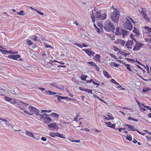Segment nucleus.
<instances>
[{
	"mask_svg": "<svg viewBox=\"0 0 151 151\" xmlns=\"http://www.w3.org/2000/svg\"><path fill=\"white\" fill-rule=\"evenodd\" d=\"M121 32V34L123 35V37L124 38V37L126 35H127L129 32L126 30H125L123 29L120 30Z\"/></svg>",
	"mask_w": 151,
	"mask_h": 151,
	"instance_id": "nucleus-10",
	"label": "nucleus"
},
{
	"mask_svg": "<svg viewBox=\"0 0 151 151\" xmlns=\"http://www.w3.org/2000/svg\"><path fill=\"white\" fill-rule=\"evenodd\" d=\"M29 109L30 111L33 112H34L35 111V110L36 109V108L33 106H30L29 107Z\"/></svg>",
	"mask_w": 151,
	"mask_h": 151,
	"instance_id": "nucleus-22",
	"label": "nucleus"
},
{
	"mask_svg": "<svg viewBox=\"0 0 151 151\" xmlns=\"http://www.w3.org/2000/svg\"><path fill=\"white\" fill-rule=\"evenodd\" d=\"M103 73L104 75L106 77L108 78L109 77V76L108 75V73L107 71L104 70L103 71Z\"/></svg>",
	"mask_w": 151,
	"mask_h": 151,
	"instance_id": "nucleus-37",
	"label": "nucleus"
},
{
	"mask_svg": "<svg viewBox=\"0 0 151 151\" xmlns=\"http://www.w3.org/2000/svg\"><path fill=\"white\" fill-rule=\"evenodd\" d=\"M124 125L127 127L129 128L130 129V130H131L132 129H134V126L129 125L128 124H124Z\"/></svg>",
	"mask_w": 151,
	"mask_h": 151,
	"instance_id": "nucleus-25",
	"label": "nucleus"
},
{
	"mask_svg": "<svg viewBox=\"0 0 151 151\" xmlns=\"http://www.w3.org/2000/svg\"><path fill=\"white\" fill-rule=\"evenodd\" d=\"M20 55H10L9 56V58H11L12 59L15 60H17L18 58H20Z\"/></svg>",
	"mask_w": 151,
	"mask_h": 151,
	"instance_id": "nucleus-9",
	"label": "nucleus"
},
{
	"mask_svg": "<svg viewBox=\"0 0 151 151\" xmlns=\"http://www.w3.org/2000/svg\"><path fill=\"white\" fill-rule=\"evenodd\" d=\"M122 55H125V57H126V56L127 55H129L130 54V53H126L125 52H122L121 53Z\"/></svg>",
	"mask_w": 151,
	"mask_h": 151,
	"instance_id": "nucleus-52",
	"label": "nucleus"
},
{
	"mask_svg": "<svg viewBox=\"0 0 151 151\" xmlns=\"http://www.w3.org/2000/svg\"><path fill=\"white\" fill-rule=\"evenodd\" d=\"M127 137H126V139L128 140H129L130 141H131L132 140V136L131 135H128L127 134Z\"/></svg>",
	"mask_w": 151,
	"mask_h": 151,
	"instance_id": "nucleus-30",
	"label": "nucleus"
},
{
	"mask_svg": "<svg viewBox=\"0 0 151 151\" xmlns=\"http://www.w3.org/2000/svg\"><path fill=\"white\" fill-rule=\"evenodd\" d=\"M94 26L97 29V30H96V31L98 32L99 33H100V29L98 28L97 27V26H96V24H94Z\"/></svg>",
	"mask_w": 151,
	"mask_h": 151,
	"instance_id": "nucleus-46",
	"label": "nucleus"
},
{
	"mask_svg": "<svg viewBox=\"0 0 151 151\" xmlns=\"http://www.w3.org/2000/svg\"><path fill=\"white\" fill-rule=\"evenodd\" d=\"M107 126L109 127H111V128H113L116 130H117V128H115V124H111V126H108L107 125Z\"/></svg>",
	"mask_w": 151,
	"mask_h": 151,
	"instance_id": "nucleus-32",
	"label": "nucleus"
},
{
	"mask_svg": "<svg viewBox=\"0 0 151 151\" xmlns=\"http://www.w3.org/2000/svg\"><path fill=\"white\" fill-rule=\"evenodd\" d=\"M58 132L57 133H54V132H50L49 133V134L50 136L51 137H55L57 136Z\"/></svg>",
	"mask_w": 151,
	"mask_h": 151,
	"instance_id": "nucleus-24",
	"label": "nucleus"
},
{
	"mask_svg": "<svg viewBox=\"0 0 151 151\" xmlns=\"http://www.w3.org/2000/svg\"><path fill=\"white\" fill-rule=\"evenodd\" d=\"M100 57V55L99 54H96V55L93 57V59L95 60H97Z\"/></svg>",
	"mask_w": 151,
	"mask_h": 151,
	"instance_id": "nucleus-35",
	"label": "nucleus"
},
{
	"mask_svg": "<svg viewBox=\"0 0 151 151\" xmlns=\"http://www.w3.org/2000/svg\"><path fill=\"white\" fill-rule=\"evenodd\" d=\"M0 120L3 121V122H5L6 124V125H7L8 124V123H9V120H7V119H6L5 118H0Z\"/></svg>",
	"mask_w": 151,
	"mask_h": 151,
	"instance_id": "nucleus-20",
	"label": "nucleus"
},
{
	"mask_svg": "<svg viewBox=\"0 0 151 151\" xmlns=\"http://www.w3.org/2000/svg\"><path fill=\"white\" fill-rule=\"evenodd\" d=\"M55 97H57L58 100L59 101H60L61 100L63 99V96H62L58 95H55Z\"/></svg>",
	"mask_w": 151,
	"mask_h": 151,
	"instance_id": "nucleus-21",
	"label": "nucleus"
},
{
	"mask_svg": "<svg viewBox=\"0 0 151 151\" xmlns=\"http://www.w3.org/2000/svg\"><path fill=\"white\" fill-rule=\"evenodd\" d=\"M24 12V11L23 10H22V11H20L19 12H18V14L20 15H23L25 14H23Z\"/></svg>",
	"mask_w": 151,
	"mask_h": 151,
	"instance_id": "nucleus-50",
	"label": "nucleus"
},
{
	"mask_svg": "<svg viewBox=\"0 0 151 151\" xmlns=\"http://www.w3.org/2000/svg\"><path fill=\"white\" fill-rule=\"evenodd\" d=\"M133 40L128 41L126 43L125 46H127V48L130 49H132V47L131 46L133 44Z\"/></svg>",
	"mask_w": 151,
	"mask_h": 151,
	"instance_id": "nucleus-6",
	"label": "nucleus"
},
{
	"mask_svg": "<svg viewBox=\"0 0 151 151\" xmlns=\"http://www.w3.org/2000/svg\"><path fill=\"white\" fill-rule=\"evenodd\" d=\"M93 11H92V16H91V18L93 22H94L95 21L96 19H95V16L94 14V13L93 12Z\"/></svg>",
	"mask_w": 151,
	"mask_h": 151,
	"instance_id": "nucleus-26",
	"label": "nucleus"
},
{
	"mask_svg": "<svg viewBox=\"0 0 151 151\" xmlns=\"http://www.w3.org/2000/svg\"><path fill=\"white\" fill-rule=\"evenodd\" d=\"M111 64H113L114 65V66L116 67H119L120 65L119 64L116 63L115 62L111 63Z\"/></svg>",
	"mask_w": 151,
	"mask_h": 151,
	"instance_id": "nucleus-43",
	"label": "nucleus"
},
{
	"mask_svg": "<svg viewBox=\"0 0 151 151\" xmlns=\"http://www.w3.org/2000/svg\"><path fill=\"white\" fill-rule=\"evenodd\" d=\"M50 85L57 88H59L57 84L56 83L54 82L53 83H51L50 84Z\"/></svg>",
	"mask_w": 151,
	"mask_h": 151,
	"instance_id": "nucleus-31",
	"label": "nucleus"
},
{
	"mask_svg": "<svg viewBox=\"0 0 151 151\" xmlns=\"http://www.w3.org/2000/svg\"><path fill=\"white\" fill-rule=\"evenodd\" d=\"M115 11H114L111 13L110 17L114 22L117 23L119 21L120 14V12H117V10L115 9Z\"/></svg>",
	"mask_w": 151,
	"mask_h": 151,
	"instance_id": "nucleus-2",
	"label": "nucleus"
},
{
	"mask_svg": "<svg viewBox=\"0 0 151 151\" xmlns=\"http://www.w3.org/2000/svg\"><path fill=\"white\" fill-rule=\"evenodd\" d=\"M49 115L46 113H43L42 114H41L40 116H41V117L40 118V119H46Z\"/></svg>",
	"mask_w": 151,
	"mask_h": 151,
	"instance_id": "nucleus-12",
	"label": "nucleus"
},
{
	"mask_svg": "<svg viewBox=\"0 0 151 151\" xmlns=\"http://www.w3.org/2000/svg\"><path fill=\"white\" fill-rule=\"evenodd\" d=\"M133 32L138 35H140L139 29H137L136 27H134V29L133 30Z\"/></svg>",
	"mask_w": 151,
	"mask_h": 151,
	"instance_id": "nucleus-16",
	"label": "nucleus"
},
{
	"mask_svg": "<svg viewBox=\"0 0 151 151\" xmlns=\"http://www.w3.org/2000/svg\"><path fill=\"white\" fill-rule=\"evenodd\" d=\"M26 134L28 136H29L31 137H32L34 138V139H36L37 140H38V139L36 138L34 136V134L32 132H29L28 131H26Z\"/></svg>",
	"mask_w": 151,
	"mask_h": 151,
	"instance_id": "nucleus-7",
	"label": "nucleus"
},
{
	"mask_svg": "<svg viewBox=\"0 0 151 151\" xmlns=\"http://www.w3.org/2000/svg\"><path fill=\"white\" fill-rule=\"evenodd\" d=\"M27 43L28 45H30L33 44L32 41L31 40H28L27 42Z\"/></svg>",
	"mask_w": 151,
	"mask_h": 151,
	"instance_id": "nucleus-41",
	"label": "nucleus"
},
{
	"mask_svg": "<svg viewBox=\"0 0 151 151\" xmlns=\"http://www.w3.org/2000/svg\"><path fill=\"white\" fill-rule=\"evenodd\" d=\"M125 66L127 67V69L130 72H131L132 71V69L130 68V65L129 64H127L125 65Z\"/></svg>",
	"mask_w": 151,
	"mask_h": 151,
	"instance_id": "nucleus-29",
	"label": "nucleus"
},
{
	"mask_svg": "<svg viewBox=\"0 0 151 151\" xmlns=\"http://www.w3.org/2000/svg\"><path fill=\"white\" fill-rule=\"evenodd\" d=\"M143 18L147 22H150V19L149 18L147 17V14L146 13H143Z\"/></svg>",
	"mask_w": 151,
	"mask_h": 151,
	"instance_id": "nucleus-13",
	"label": "nucleus"
},
{
	"mask_svg": "<svg viewBox=\"0 0 151 151\" xmlns=\"http://www.w3.org/2000/svg\"><path fill=\"white\" fill-rule=\"evenodd\" d=\"M143 45H144L142 43L139 42H137V43L136 45H135L133 50L134 51H138L139 50L140 48Z\"/></svg>",
	"mask_w": 151,
	"mask_h": 151,
	"instance_id": "nucleus-4",
	"label": "nucleus"
},
{
	"mask_svg": "<svg viewBox=\"0 0 151 151\" xmlns=\"http://www.w3.org/2000/svg\"><path fill=\"white\" fill-rule=\"evenodd\" d=\"M20 104H22L21 103H19V101H18V102H17V103L16 104H15V105L16 106L19 107V106H20Z\"/></svg>",
	"mask_w": 151,
	"mask_h": 151,
	"instance_id": "nucleus-54",
	"label": "nucleus"
},
{
	"mask_svg": "<svg viewBox=\"0 0 151 151\" xmlns=\"http://www.w3.org/2000/svg\"><path fill=\"white\" fill-rule=\"evenodd\" d=\"M47 91V92H45V94H48L50 95H52V91Z\"/></svg>",
	"mask_w": 151,
	"mask_h": 151,
	"instance_id": "nucleus-45",
	"label": "nucleus"
},
{
	"mask_svg": "<svg viewBox=\"0 0 151 151\" xmlns=\"http://www.w3.org/2000/svg\"><path fill=\"white\" fill-rule=\"evenodd\" d=\"M29 38L31 39L34 40L35 41H37V37L36 36H30Z\"/></svg>",
	"mask_w": 151,
	"mask_h": 151,
	"instance_id": "nucleus-28",
	"label": "nucleus"
},
{
	"mask_svg": "<svg viewBox=\"0 0 151 151\" xmlns=\"http://www.w3.org/2000/svg\"><path fill=\"white\" fill-rule=\"evenodd\" d=\"M128 120H132L133 121H134L135 122H138V120L136 119H135L133 118H132L130 116H129L128 118Z\"/></svg>",
	"mask_w": 151,
	"mask_h": 151,
	"instance_id": "nucleus-36",
	"label": "nucleus"
},
{
	"mask_svg": "<svg viewBox=\"0 0 151 151\" xmlns=\"http://www.w3.org/2000/svg\"><path fill=\"white\" fill-rule=\"evenodd\" d=\"M103 116L105 117L104 119L106 120H107L108 121H109L110 120V118H109L107 117L105 115Z\"/></svg>",
	"mask_w": 151,
	"mask_h": 151,
	"instance_id": "nucleus-61",
	"label": "nucleus"
},
{
	"mask_svg": "<svg viewBox=\"0 0 151 151\" xmlns=\"http://www.w3.org/2000/svg\"><path fill=\"white\" fill-rule=\"evenodd\" d=\"M95 68L97 69L98 71H99V69L100 68L98 67L96 65H95Z\"/></svg>",
	"mask_w": 151,
	"mask_h": 151,
	"instance_id": "nucleus-58",
	"label": "nucleus"
},
{
	"mask_svg": "<svg viewBox=\"0 0 151 151\" xmlns=\"http://www.w3.org/2000/svg\"><path fill=\"white\" fill-rule=\"evenodd\" d=\"M124 28L131 31L132 29V25L129 20L127 22H125L124 24Z\"/></svg>",
	"mask_w": 151,
	"mask_h": 151,
	"instance_id": "nucleus-3",
	"label": "nucleus"
},
{
	"mask_svg": "<svg viewBox=\"0 0 151 151\" xmlns=\"http://www.w3.org/2000/svg\"><path fill=\"white\" fill-rule=\"evenodd\" d=\"M121 29H120L119 27H117L116 28V32L114 33L116 35H121Z\"/></svg>",
	"mask_w": 151,
	"mask_h": 151,
	"instance_id": "nucleus-11",
	"label": "nucleus"
},
{
	"mask_svg": "<svg viewBox=\"0 0 151 151\" xmlns=\"http://www.w3.org/2000/svg\"><path fill=\"white\" fill-rule=\"evenodd\" d=\"M144 29L147 30V32H146L147 33H149L150 34L151 32V28L149 27L148 26H146L144 27Z\"/></svg>",
	"mask_w": 151,
	"mask_h": 151,
	"instance_id": "nucleus-18",
	"label": "nucleus"
},
{
	"mask_svg": "<svg viewBox=\"0 0 151 151\" xmlns=\"http://www.w3.org/2000/svg\"><path fill=\"white\" fill-rule=\"evenodd\" d=\"M87 63L89 64H91V66H95L96 64L95 63L93 62L90 61L87 62Z\"/></svg>",
	"mask_w": 151,
	"mask_h": 151,
	"instance_id": "nucleus-39",
	"label": "nucleus"
},
{
	"mask_svg": "<svg viewBox=\"0 0 151 151\" xmlns=\"http://www.w3.org/2000/svg\"><path fill=\"white\" fill-rule=\"evenodd\" d=\"M50 116L49 115V116H48V117H47V119H46L47 120V123H48L49 122H52V119H51V118H50Z\"/></svg>",
	"mask_w": 151,
	"mask_h": 151,
	"instance_id": "nucleus-47",
	"label": "nucleus"
},
{
	"mask_svg": "<svg viewBox=\"0 0 151 151\" xmlns=\"http://www.w3.org/2000/svg\"><path fill=\"white\" fill-rule=\"evenodd\" d=\"M97 25L99 27H100L101 29L102 30H103V26H102V23L99 22L97 23Z\"/></svg>",
	"mask_w": 151,
	"mask_h": 151,
	"instance_id": "nucleus-40",
	"label": "nucleus"
},
{
	"mask_svg": "<svg viewBox=\"0 0 151 151\" xmlns=\"http://www.w3.org/2000/svg\"><path fill=\"white\" fill-rule=\"evenodd\" d=\"M63 135L60 134L58 133L57 134V136L59 137L60 138H65V137L63 136Z\"/></svg>",
	"mask_w": 151,
	"mask_h": 151,
	"instance_id": "nucleus-49",
	"label": "nucleus"
},
{
	"mask_svg": "<svg viewBox=\"0 0 151 151\" xmlns=\"http://www.w3.org/2000/svg\"><path fill=\"white\" fill-rule=\"evenodd\" d=\"M150 89H151L148 87L143 88L142 90V91L143 93H145L146 92H147Z\"/></svg>",
	"mask_w": 151,
	"mask_h": 151,
	"instance_id": "nucleus-23",
	"label": "nucleus"
},
{
	"mask_svg": "<svg viewBox=\"0 0 151 151\" xmlns=\"http://www.w3.org/2000/svg\"><path fill=\"white\" fill-rule=\"evenodd\" d=\"M114 42L116 44H120L122 46H123L125 43V41H124L121 39H118L117 40H116Z\"/></svg>",
	"mask_w": 151,
	"mask_h": 151,
	"instance_id": "nucleus-5",
	"label": "nucleus"
},
{
	"mask_svg": "<svg viewBox=\"0 0 151 151\" xmlns=\"http://www.w3.org/2000/svg\"><path fill=\"white\" fill-rule=\"evenodd\" d=\"M36 10L38 12V13L39 14H40V15H43L44 14L43 13L41 12H40L37 10Z\"/></svg>",
	"mask_w": 151,
	"mask_h": 151,
	"instance_id": "nucleus-62",
	"label": "nucleus"
},
{
	"mask_svg": "<svg viewBox=\"0 0 151 151\" xmlns=\"http://www.w3.org/2000/svg\"><path fill=\"white\" fill-rule=\"evenodd\" d=\"M41 139L44 141H46L47 140V138L45 137H42Z\"/></svg>",
	"mask_w": 151,
	"mask_h": 151,
	"instance_id": "nucleus-55",
	"label": "nucleus"
},
{
	"mask_svg": "<svg viewBox=\"0 0 151 151\" xmlns=\"http://www.w3.org/2000/svg\"><path fill=\"white\" fill-rule=\"evenodd\" d=\"M50 116L49 115V116H48V117H47V119H46L47 120V123H48L49 122H52V119H51V118H50Z\"/></svg>",
	"mask_w": 151,
	"mask_h": 151,
	"instance_id": "nucleus-48",
	"label": "nucleus"
},
{
	"mask_svg": "<svg viewBox=\"0 0 151 151\" xmlns=\"http://www.w3.org/2000/svg\"><path fill=\"white\" fill-rule=\"evenodd\" d=\"M104 123L106 124L108 126H110V125H111V123L110 122H104Z\"/></svg>",
	"mask_w": 151,
	"mask_h": 151,
	"instance_id": "nucleus-57",
	"label": "nucleus"
},
{
	"mask_svg": "<svg viewBox=\"0 0 151 151\" xmlns=\"http://www.w3.org/2000/svg\"><path fill=\"white\" fill-rule=\"evenodd\" d=\"M144 107L145 108L147 109L148 110H150V109H151V107H150L149 106H144Z\"/></svg>",
	"mask_w": 151,
	"mask_h": 151,
	"instance_id": "nucleus-63",
	"label": "nucleus"
},
{
	"mask_svg": "<svg viewBox=\"0 0 151 151\" xmlns=\"http://www.w3.org/2000/svg\"><path fill=\"white\" fill-rule=\"evenodd\" d=\"M80 78L83 81L86 80V78L85 77V75L83 74L81 75V76L80 77Z\"/></svg>",
	"mask_w": 151,
	"mask_h": 151,
	"instance_id": "nucleus-42",
	"label": "nucleus"
},
{
	"mask_svg": "<svg viewBox=\"0 0 151 151\" xmlns=\"http://www.w3.org/2000/svg\"><path fill=\"white\" fill-rule=\"evenodd\" d=\"M107 17V15L106 13H104L102 14H101V16L100 17V19L102 20L105 19Z\"/></svg>",
	"mask_w": 151,
	"mask_h": 151,
	"instance_id": "nucleus-19",
	"label": "nucleus"
},
{
	"mask_svg": "<svg viewBox=\"0 0 151 151\" xmlns=\"http://www.w3.org/2000/svg\"><path fill=\"white\" fill-rule=\"evenodd\" d=\"M75 44L77 46L80 47V48H82L83 46L82 45L80 44H78V43H75Z\"/></svg>",
	"mask_w": 151,
	"mask_h": 151,
	"instance_id": "nucleus-51",
	"label": "nucleus"
},
{
	"mask_svg": "<svg viewBox=\"0 0 151 151\" xmlns=\"http://www.w3.org/2000/svg\"><path fill=\"white\" fill-rule=\"evenodd\" d=\"M97 82H98V81H97V80H96V82H95V81L93 82V83L94 84L97 85V86H96V87H98V86L100 85L99 83H97Z\"/></svg>",
	"mask_w": 151,
	"mask_h": 151,
	"instance_id": "nucleus-53",
	"label": "nucleus"
},
{
	"mask_svg": "<svg viewBox=\"0 0 151 151\" xmlns=\"http://www.w3.org/2000/svg\"><path fill=\"white\" fill-rule=\"evenodd\" d=\"M111 82H112L114 84H115V83L116 82V81H115V80L113 79H112L111 80Z\"/></svg>",
	"mask_w": 151,
	"mask_h": 151,
	"instance_id": "nucleus-64",
	"label": "nucleus"
},
{
	"mask_svg": "<svg viewBox=\"0 0 151 151\" xmlns=\"http://www.w3.org/2000/svg\"><path fill=\"white\" fill-rule=\"evenodd\" d=\"M131 131H136L138 133H139V134H142V132H140L139 131H138V130H137L136 129H132V130H131Z\"/></svg>",
	"mask_w": 151,
	"mask_h": 151,
	"instance_id": "nucleus-56",
	"label": "nucleus"
},
{
	"mask_svg": "<svg viewBox=\"0 0 151 151\" xmlns=\"http://www.w3.org/2000/svg\"><path fill=\"white\" fill-rule=\"evenodd\" d=\"M49 127L54 128H57L58 125L55 123H52L47 125Z\"/></svg>",
	"mask_w": 151,
	"mask_h": 151,
	"instance_id": "nucleus-8",
	"label": "nucleus"
},
{
	"mask_svg": "<svg viewBox=\"0 0 151 151\" xmlns=\"http://www.w3.org/2000/svg\"><path fill=\"white\" fill-rule=\"evenodd\" d=\"M50 115L52 117H58L59 116L58 114L55 113H52Z\"/></svg>",
	"mask_w": 151,
	"mask_h": 151,
	"instance_id": "nucleus-27",
	"label": "nucleus"
},
{
	"mask_svg": "<svg viewBox=\"0 0 151 151\" xmlns=\"http://www.w3.org/2000/svg\"><path fill=\"white\" fill-rule=\"evenodd\" d=\"M145 40L147 42H151V39H150V38H146L145 39Z\"/></svg>",
	"mask_w": 151,
	"mask_h": 151,
	"instance_id": "nucleus-59",
	"label": "nucleus"
},
{
	"mask_svg": "<svg viewBox=\"0 0 151 151\" xmlns=\"http://www.w3.org/2000/svg\"><path fill=\"white\" fill-rule=\"evenodd\" d=\"M19 103H21V104H20L21 106H26L27 105H28V104H26L24 103V102H22L21 101H19Z\"/></svg>",
	"mask_w": 151,
	"mask_h": 151,
	"instance_id": "nucleus-34",
	"label": "nucleus"
},
{
	"mask_svg": "<svg viewBox=\"0 0 151 151\" xmlns=\"http://www.w3.org/2000/svg\"><path fill=\"white\" fill-rule=\"evenodd\" d=\"M4 99L7 101H11V100H12V98L7 97L6 96H5L4 97Z\"/></svg>",
	"mask_w": 151,
	"mask_h": 151,
	"instance_id": "nucleus-33",
	"label": "nucleus"
},
{
	"mask_svg": "<svg viewBox=\"0 0 151 151\" xmlns=\"http://www.w3.org/2000/svg\"><path fill=\"white\" fill-rule=\"evenodd\" d=\"M103 28L107 32H114L115 28L113 24L110 21L107 20L105 22L103 25Z\"/></svg>",
	"mask_w": 151,
	"mask_h": 151,
	"instance_id": "nucleus-1",
	"label": "nucleus"
},
{
	"mask_svg": "<svg viewBox=\"0 0 151 151\" xmlns=\"http://www.w3.org/2000/svg\"><path fill=\"white\" fill-rule=\"evenodd\" d=\"M35 113L37 115H39L40 116L41 114H40V111L39 109H37L36 108V109L35 110Z\"/></svg>",
	"mask_w": 151,
	"mask_h": 151,
	"instance_id": "nucleus-38",
	"label": "nucleus"
},
{
	"mask_svg": "<svg viewBox=\"0 0 151 151\" xmlns=\"http://www.w3.org/2000/svg\"><path fill=\"white\" fill-rule=\"evenodd\" d=\"M101 11H97L96 12V18H100L101 16Z\"/></svg>",
	"mask_w": 151,
	"mask_h": 151,
	"instance_id": "nucleus-17",
	"label": "nucleus"
},
{
	"mask_svg": "<svg viewBox=\"0 0 151 151\" xmlns=\"http://www.w3.org/2000/svg\"><path fill=\"white\" fill-rule=\"evenodd\" d=\"M106 116H107L109 118H110V119L113 120L114 118L110 114H106Z\"/></svg>",
	"mask_w": 151,
	"mask_h": 151,
	"instance_id": "nucleus-44",
	"label": "nucleus"
},
{
	"mask_svg": "<svg viewBox=\"0 0 151 151\" xmlns=\"http://www.w3.org/2000/svg\"><path fill=\"white\" fill-rule=\"evenodd\" d=\"M0 51L3 54H7L8 53H11L12 52L10 51H8L6 50H4L1 49H0Z\"/></svg>",
	"mask_w": 151,
	"mask_h": 151,
	"instance_id": "nucleus-15",
	"label": "nucleus"
},
{
	"mask_svg": "<svg viewBox=\"0 0 151 151\" xmlns=\"http://www.w3.org/2000/svg\"><path fill=\"white\" fill-rule=\"evenodd\" d=\"M78 118V114H77V116H75L74 118V120L76 122H77Z\"/></svg>",
	"mask_w": 151,
	"mask_h": 151,
	"instance_id": "nucleus-60",
	"label": "nucleus"
},
{
	"mask_svg": "<svg viewBox=\"0 0 151 151\" xmlns=\"http://www.w3.org/2000/svg\"><path fill=\"white\" fill-rule=\"evenodd\" d=\"M89 56H91L92 51L91 50L85 49L83 50Z\"/></svg>",
	"mask_w": 151,
	"mask_h": 151,
	"instance_id": "nucleus-14",
	"label": "nucleus"
}]
</instances>
